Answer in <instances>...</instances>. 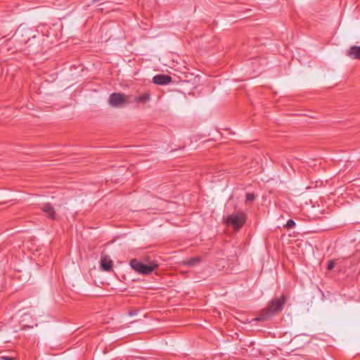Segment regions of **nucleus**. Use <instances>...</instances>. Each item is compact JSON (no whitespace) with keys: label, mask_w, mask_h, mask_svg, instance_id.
<instances>
[{"label":"nucleus","mask_w":360,"mask_h":360,"mask_svg":"<svg viewBox=\"0 0 360 360\" xmlns=\"http://www.w3.org/2000/svg\"><path fill=\"white\" fill-rule=\"evenodd\" d=\"M109 3H110V2H107V3H104V4H101L98 6L99 7L98 8V11H101V12H103V11L105 10V8H104L103 7H101V6H104L105 4H109Z\"/></svg>","instance_id":"obj_15"},{"label":"nucleus","mask_w":360,"mask_h":360,"mask_svg":"<svg viewBox=\"0 0 360 360\" xmlns=\"http://www.w3.org/2000/svg\"><path fill=\"white\" fill-rule=\"evenodd\" d=\"M255 199V195L253 193H246V203L251 204L254 200Z\"/></svg>","instance_id":"obj_11"},{"label":"nucleus","mask_w":360,"mask_h":360,"mask_svg":"<svg viewBox=\"0 0 360 360\" xmlns=\"http://www.w3.org/2000/svg\"><path fill=\"white\" fill-rule=\"evenodd\" d=\"M334 266H335V262L332 260L328 262L327 268L328 270H330L334 267Z\"/></svg>","instance_id":"obj_14"},{"label":"nucleus","mask_w":360,"mask_h":360,"mask_svg":"<svg viewBox=\"0 0 360 360\" xmlns=\"http://www.w3.org/2000/svg\"><path fill=\"white\" fill-rule=\"evenodd\" d=\"M129 314H130L131 316H132V315H134V314H134V312H132V313H131V312H130V313H129Z\"/></svg>","instance_id":"obj_17"},{"label":"nucleus","mask_w":360,"mask_h":360,"mask_svg":"<svg viewBox=\"0 0 360 360\" xmlns=\"http://www.w3.org/2000/svg\"><path fill=\"white\" fill-rule=\"evenodd\" d=\"M41 210L46 214L49 219L53 220L56 219V214L54 210V208L50 203L45 204L42 207Z\"/></svg>","instance_id":"obj_6"},{"label":"nucleus","mask_w":360,"mask_h":360,"mask_svg":"<svg viewBox=\"0 0 360 360\" xmlns=\"http://www.w3.org/2000/svg\"><path fill=\"white\" fill-rule=\"evenodd\" d=\"M200 259L199 257H194V258H191V259L187 260L186 262H185V264L187 265H189V266H193L195 264L200 262Z\"/></svg>","instance_id":"obj_10"},{"label":"nucleus","mask_w":360,"mask_h":360,"mask_svg":"<svg viewBox=\"0 0 360 360\" xmlns=\"http://www.w3.org/2000/svg\"><path fill=\"white\" fill-rule=\"evenodd\" d=\"M129 314H130L131 316H132V315H134V314H134V312H132V313H131V312H130V313H129Z\"/></svg>","instance_id":"obj_16"},{"label":"nucleus","mask_w":360,"mask_h":360,"mask_svg":"<svg viewBox=\"0 0 360 360\" xmlns=\"http://www.w3.org/2000/svg\"><path fill=\"white\" fill-rule=\"evenodd\" d=\"M150 99V95L148 93H144L136 96L134 99L135 102L137 103H146L149 101Z\"/></svg>","instance_id":"obj_8"},{"label":"nucleus","mask_w":360,"mask_h":360,"mask_svg":"<svg viewBox=\"0 0 360 360\" xmlns=\"http://www.w3.org/2000/svg\"><path fill=\"white\" fill-rule=\"evenodd\" d=\"M15 359V356H1L0 359L1 360H14Z\"/></svg>","instance_id":"obj_13"},{"label":"nucleus","mask_w":360,"mask_h":360,"mask_svg":"<svg viewBox=\"0 0 360 360\" xmlns=\"http://www.w3.org/2000/svg\"><path fill=\"white\" fill-rule=\"evenodd\" d=\"M153 82L158 85H167L172 82V77L167 75L159 74L153 77Z\"/></svg>","instance_id":"obj_5"},{"label":"nucleus","mask_w":360,"mask_h":360,"mask_svg":"<svg viewBox=\"0 0 360 360\" xmlns=\"http://www.w3.org/2000/svg\"><path fill=\"white\" fill-rule=\"evenodd\" d=\"M246 220V215L243 212H238L235 214L229 215L225 219V223L236 230H239L243 226Z\"/></svg>","instance_id":"obj_3"},{"label":"nucleus","mask_w":360,"mask_h":360,"mask_svg":"<svg viewBox=\"0 0 360 360\" xmlns=\"http://www.w3.org/2000/svg\"><path fill=\"white\" fill-rule=\"evenodd\" d=\"M349 55L353 58L360 60V46H352L349 51Z\"/></svg>","instance_id":"obj_9"},{"label":"nucleus","mask_w":360,"mask_h":360,"mask_svg":"<svg viewBox=\"0 0 360 360\" xmlns=\"http://www.w3.org/2000/svg\"><path fill=\"white\" fill-rule=\"evenodd\" d=\"M131 267L137 273L148 275L153 270L158 267V264L156 262H150L148 264H145L136 259H131L130 262Z\"/></svg>","instance_id":"obj_2"},{"label":"nucleus","mask_w":360,"mask_h":360,"mask_svg":"<svg viewBox=\"0 0 360 360\" xmlns=\"http://www.w3.org/2000/svg\"><path fill=\"white\" fill-rule=\"evenodd\" d=\"M285 300L284 297L275 298L271 300L269 306L264 309L259 316L255 319L257 321H265L270 318L272 315L282 311Z\"/></svg>","instance_id":"obj_1"},{"label":"nucleus","mask_w":360,"mask_h":360,"mask_svg":"<svg viewBox=\"0 0 360 360\" xmlns=\"http://www.w3.org/2000/svg\"><path fill=\"white\" fill-rule=\"evenodd\" d=\"M108 103L111 107L120 108L127 103L125 96L121 93H112L108 97Z\"/></svg>","instance_id":"obj_4"},{"label":"nucleus","mask_w":360,"mask_h":360,"mask_svg":"<svg viewBox=\"0 0 360 360\" xmlns=\"http://www.w3.org/2000/svg\"><path fill=\"white\" fill-rule=\"evenodd\" d=\"M295 226V222L294 220L292 219H289L288 220L287 223H286V227L288 229H292L293 228L294 226Z\"/></svg>","instance_id":"obj_12"},{"label":"nucleus","mask_w":360,"mask_h":360,"mask_svg":"<svg viewBox=\"0 0 360 360\" xmlns=\"http://www.w3.org/2000/svg\"><path fill=\"white\" fill-rule=\"evenodd\" d=\"M101 266L103 270L109 271L112 269V261L106 255L102 256L101 259Z\"/></svg>","instance_id":"obj_7"}]
</instances>
